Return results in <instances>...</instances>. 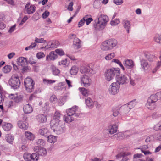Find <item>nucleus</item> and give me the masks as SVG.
<instances>
[{
    "label": "nucleus",
    "instance_id": "43",
    "mask_svg": "<svg viewBox=\"0 0 161 161\" xmlns=\"http://www.w3.org/2000/svg\"><path fill=\"white\" fill-rule=\"evenodd\" d=\"M120 109L118 107L114 108L113 109V115L114 117H116L118 114Z\"/></svg>",
    "mask_w": 161,
    "mask_h": 161
},
{
    "label": "nucleus",
    "instance_id": "50",
    "mask_svg": "<svg viewBox=\"0 0 161 161\" xmlns=\"http://www.w3.org/2000/svg\"><path fill=\"white\" fill-rule=\"evenodd\" d=\"M69 64V62L67 61V59H65L64 60H62L58 62L59 65H64L65 66H67Z\"/></svg>",
    "mask_w": 161,
    "mask_h": 161
},
{
    "label": "nucleus",
    "instance_id": "34",
    "mask_svg": "<svg viewBox=\"0 0 161 161\" xmlns=\"http://www.w3.org/2000/svg\"><path fill=\"white\" fill-rule=\"evenodd\" d=\"M47 139L48 142L50 143L55 142L57 141V138L55 136L50 135L47 136Z\"/></svg>",
    "mask_w": 161,
    "mask_h": 161
},
{
    "label": "nucleus",
    "instance_id": "55",
    "mask_svg": "<svg viewBox=\"0 0 161 161\" xmlns=\"http://www.w3.org/2000/svg\"><path fill=\"white\" fill-rule=\"evenodd\" d=\"M36 143L39 146H44L45 144L44 141L42 139H38L36 141Z\"/></svg>",
    "mask_w": 161,
    "mask_h": 161
},
{
    "label": "nucleus",
    "instance_id": "32",
    "mask_svg": "<svg viewBox=\"0 0 161 161\" xmlns=\"http://www.w3.org/2000/svg\"><path fill=\"white\" fill-rule=\"evenodd\" d=\"M25 135L26 138L31 141L33 140L34 138V136L32 133L28 131L25 132Z\"/></svg>",
    "mask_w": 161,
    "mask_h": 161
},
{
    "label": "nucleus",
    "instance_id": "61",
    "mask_svg": "<svg viewBox=\"0 0 161 161\" xmlns=\"http://www.w3.org/2000/svg\"><path fill=\"white\" fill-rule=\"evenodd\" d=\"M160 117H161V114L157 112L153 113L152 115V118L153 119H156Z\"/></svg>",
    "mask_w": 161,
    "mask_h": 161
},
{
    "label": "nucleus",
    "instance_id": "38",
    "mask_svg": "<svg viewBox=\"0 0 161 161\" xmlns=\"http://www.w3.org/2000/svg\"><path fill=\"white\" fill-rule=\"evenodd\" d=\"M78 68L75 66H72L70 71V72L71 75H75L78 71Z\"/></svg>",
    "mask_w": 161,
    "mask_h": 161
},
{
    "label": "nucleus",
    "instance_id": "30",
    "mask_svg": "<svg viewBox=\"0 0 161 161\" xmlns=\"http://www.w3.org/2000/svg\"><path fill=\"white\" fill-rule=\"evenodd\" d=\"M146 106L147 108L150 110H153L156 108V105L155 103L154 102H149L147 101V103L146 104Z\"/></svg>",
    "mask_w": 161,
    "mask_h": 161
},
{
    "label": "nucleus",
    "instance_id": "13",
    "mask_svg": "<svg viewBox=\"0 0 161 161\" xmlns=\"http://www.w3.org/2000/svg\"><path fill=\"white\" fill-rule=\"evenodd\" d=\"M34 150L36 152V153L38 156L39 155L42 156H46L47 154L46 149L41 147H34Z\"/></svg>",
    "mask_w": 161,
    "mask_h": 161
},
{
    "label": "nucleus",
    "instance_id": "20",
    "mask_svg": "<svg viewBox=\"0 0 161 161\" xmlns=\"http://www.w3.org/2000/svg\"><path fill=\"white\" fill-rule=\"evenodd\" d=\"M122 24L124 28H125L128 33L129 32V29L130 28V22L128 20H124L122 21Z\"/></svg>",
    "mask_w": 161,
    "mask_h": 161
},
{
    "label": "nucleus",
    "instance_id": "51",
    "mask_svg": "<svg viewBox=\"0 0 161 161\" xmlns=\"http://www.w3.org/2000/svg\"><path fill=\"white\" fill-rule=\"evenodd\" d=\"M155 41L157 42L160 44V40H161V35L158 34L156 35L154 37Z\"/></svg>",
    "mask_w": 161,
    "mask_h": 161
},
{
    "label": "nucleus",
    "instance_id": "63",
    "mask_svg": "<svg viewBox=\"0 0 161 161\" xmlns=\"http://www.w3.org/2000/svg\"><path fill=\"white\" fill-rule=\"evenodd\" d=\"M154 129L155 130H157L161 129V121L155 125Z\"/></svg>",
    "mask_w": 161,
    "mask_h": 161
},
{
    "label": "nucleus",
    "instance_id": "64",
    "mask_svg": "<svg viewBox=\"0 0 161 161\" xmlns=\"http://www.w3.org/2000/svg\"><path fill=\"white\" fill-rule=\"evenodd\" d=\"M100 3L98 1H95L94 3L93 7L96 8H98L100 7Z\"/></svg>",
    "mask_w": 161,
    "mask_h": 161
},
{
    "label": "nucleus",
    "instance_id": "37",
    "mask_svg": "<svg viewBox=\"0 0 161 161\" xmlns=\"http://www.w3.org/2000/svg\"><path fill=\"white\" fill-rule=\"evenodd\" d=\"M79 89L81 93L83 96L85 97L88 96L89 91L87 89L84 87H80Z\"/></svg>",
    "mask_w": 161,
    "mask_h": 161
},
{
    "label": "nucleus",
    "instance_id": "45",
    "mask_svg": "<svg viewBox=\"0 0 161 161\" xmlns=\"http://www.w3.org/2000/svg\"><path fill=\"white\" fill-rule=\"evenodd\" d=\"M112 62H114L117 63V64H118L120 66V67L123 70H125V68L123 65L122 64L121 62L119 61V60L118 59H113Z\"/></svg>",
    "mask_w": 161,
    "mask_h": 161
},
{
    "label": "nucleus",
    "instance_id": "23",
    "mask_svg": "<svg viewBox=\"0 0 161 161\" xmlns=\"http://www.w3.org/2000/svg\"><path fill=\"white\" fill-rule=\"evenodd\" d=\"M85 102L86 105L90 108H92L94 106V103L90 97L85 99Z\"/></svg>",
    "mask_w": 161,
    "mask_h": 161
},
{
    "label": "nucleus",
    "instance_id": "56",
    "mask_svg": "<svg viewBox=\"0 0 161 161\" xmlns=\"http://www.w3.org/2000/svg\"><path fill=\"white\" fill-rule=\"evenodd\" d=\"M45 55L44 53L42 52H40L37 53L36 54V57L38 59H40L45 57Z\"/></svg>",
    "mask_w": 161,
    "mask_h": 161
},
{
    "label": "nucleus",
    "instance_id": "12",
    "mask_svg": "<svg viewBox=\"0 0 161 161\" xmlns=\"http://www.w3.org/2000/svg\"><path fill=\"white\" fill-rule=\"evenodd\" d=\"M136 104L137 103L134 100L129 102L127 105H125L124 107V109L125 111V114L128 113L130 110L133 108Z\"/></svg>",
    "mask_w": 161,
    "mask_h": 161
},
{
    "label": "nucleus",
    "instance_id": "24",
    "mask_svg": "<svg viewBox=\"0 0 161 161\" xmlns=\"http://www.w3.org/2000/svg\"><path fill=\"white\" fill-rule=\"evenodd\" d=\"M73 46L76 49H78L80 47V40L78 38H75L74 39Z\"/></svg>",
    "mask_w": 161,
    "mask_h": 161
},
{
    "label": "nucleus",
    "instance_id": "19",
    "mask_svg": "<svg viewBox=\"0 0 161 161\" xmlns=\"http://www.w3.org/2000/svg\"><path fill=\"white\" fill-rule=\"evenodd\" d=\"M2 126L3 129L6 131L10 130L13 127L11 124L4 122L2 124Z\"/></svg>",
    "mask_w": 161,
    "mask_h": 161
},
{
    "label": "nucleus",
    "instance_id": "46",
    "mask_svg": "<svg viewBox=\"0 0 161 161\" xmlns=\"http://www.w3.org/2000/svg\"><path fill=\"white\" fill-rule=\"evenodd\" d=\"M115 56L114 53H112L108 54L105 57V59L106 60H109L113 58Z\"/></svg>",
    "mask_w": 161,
    "mask_h": 161
},
{
    "label": "nucleus",
    "instance_id": "16",
    "mask_svg": "<svg viewBox=\"0 0 161 161\" xmlns=\"http://www.w3.org/2000/svg\"><path fill=\"white\" fill-rule=\"evenodd\" d=\"M29 3L25 5V9L26 10L27 13L29 14H33L36 10V7L34 5L30 6Z\"/></svg>",
    "mask_w": 161,
    "mask_h": 161
},
{
    "label": "nucleus",
    "instance_id": "41",
    "mask_svg": "<svg viewBox=\"0 0 161 161\" xmlns=\"http://www.w3.org/2000/svg\"><path fill=\"white\" fill-rule=\"evenodd\" d=\"M15 97L14 101L16 103L21 102L23 100V95H22L16 94Z\"/></svg>",
    "mask_w": 161,
    "mask_h": 161
},
{
    "label": "nucleus",
    "instance_id": "44",
    "mask_svg": "<svg viewBox=\"0 0 161 161\" xmlns=\"http://www.w3.org/2000/svg\"><path fill=\"white\" fill-rule=\"evenodd\" d=\"M50 101L53 103H55L57 102L58 99L56 96L55 95H53L51 96L50 98Z\"/></svg>",
    "mask_w": 161,
    "mask_h": 161
},
{
    "label": "nucleus",
    "instance_id": "7",
    "mask_svg": "<svg viewBox=\"0 0 161 161\" xmlns=\"http://www.w3.org/2000/svg\"><path fill=\"white\" fill-rule=\"evenodd\" d=\"M66 112L67 115H71L75 117H78L80 115V113L78 110V107L76 106L67 109Z\"/></svg>",
    "mask_w": 161,
    "mask_h": 161
},
{
    "label": "nucleus",
    "instance_id": "57",
    "mask_svg": "<svg viewBox=\"0 0 161 161\" xmlns=\"http://www.w3.org/2000/svg\"><path fill=\"white\" fill-rule=\"evenodd\" d=\"M86 18V16L84 17L78 23V27H79L82 26L84 25L85 22V19Z\"/></svg>",
    "mask_w": 161,
    "mask_h": 161
},
{
    "label": "nucleus",
    "instance_id": "8",
    "mask_svg": "<svg viewBox=\"0 0 161 161\" xmlns=\"http://www.w3.org/2000/svg\"><path fill=\"white\" fill-rule=\"evenodd\" d=\"M116 82L120 85L127 84L129 82V79L126 75H118L116 78Z\"/></svg>",
    "mask_w": 161,
    "mask_h": 161
},
{
    "label": "nucleus",
    "instance_id": "10",
    "mask_svg": "<svg viewBox=\"0 0 161 161\" xmlns=\"http://www.w3.org/2000/svg\"><path fill=\"white\" fill-rule=\"evenodd\" d=\"M80 71L82 73H87L90 75H92L95 73V71L91 68L90 66H83L81 67Z\"/></svg>",
    "mask_w": 161,
    "mask_h": 161
},
{
    "label": "nucleus",
    "instance_id": "26",
    "mask_svg": "<svg viewBox=\"0 0 161 161\" xmlns=\"http://www.w3.org/2000/svg\"><path fill=\"white\" fill-rule=\"evenodd\" d=\"M23 110L25 114L31 113L33 111L31 106L29 104H27L24 106Z\"/></svg>",
    "mask_w": 161,
    "mask_h": 161
},
{
    "label": "nucleus",
    "instance_id": "52",
    "mask_svg": "<svg viewBox=\"0 0 161 161\" xmlns=\"http://www.w3.org/2000/svg\"><path fill=\"white\" fill-rule=\"evenodd\" d=\"M120 22L119 19H116L114 20L111 21L110 24L112 26H115L118 24Z\"/></svg>",
    "mask_w": 161,
    "mask_h": 161
},
{
    "label": "nucleus",
    "instance_id": "54",
    "mask_svg": "<svg viewBox=\"0 0 161 161\" xmlns=\"http://www.w3.org/2000/svg\"><path fill=\"white\" fill-rule=\"evenodd\" d=\"M36 44L35 43H32L30 45L26 47L25 48V50L26 51L31 50L33 48H34L36 47Z\"/></svg>",
    "mask_w": 161,
    "mask_h": 161
},
{
    "label": "nucleus",
    "instance_id": "3",
    "mask_svg": "<svg viewBox=\"0 0 161 161\" xmlns=\"http://www.w3.org/2000/svg\"><path fill=\"white\" fill-rule=\"evenodd\" d=\"M117 43V41L116 39H110L103 42L101 46V48L103 51L111 50L115 47Z\"/></svg>",
    "mask_w": 161,
    "mask_h": 161
},
{
    "label": "nucleus",
    "instance_id": "18",
    "mask_svg": "<svg viewBox=\"0 0 161 161\" xmlns=\"http://www.w3.org/2000/svg\"><path fill=\"white\" fill-rule=\"evenodd\" d=\"M57 58V55L54 51L50 52L49 54L47 56L46 60L47 61L49 60H54Z\"/></svg>",
    "mask_w": 161,
    "mask_h": 161
},
{
    "label": "nucleus",
    "instance_id": "22",
    "mask_svg": "<svg viewBox=\"0 0 161 161\" xmlns=\"http://www.w3.org/2000/svg\"><path fill=\"white\" fill-rule=\"evenodd\" d=\"M39 133L41 135L47 137L49 134V132L47 128L40 129L38 131Z\"/></svg>",
    "mask_w": 161,
    "mask_h": 161
},
{
    "label": "nucleus",
    "instance_id": "39",
    "mask_svg": "<svg viewBox=\"0 0 161 161\" xmlns=\"http://www.w3.org/2000/svg\"><path fill=\"white\" fill-rule=\"evenodd\" d=\"M50 47L53 48H56L59 45V42L57 40L51 42H49V45H50Z\"/></svg>",
    "mask_w": 161,
    "mask_h": 161
},
{
    "label": "nucleus",
    "instance_id": "14",
    "mask_svg": "<svg viewBox=\"0 0 161 161\" xmlns=\"http://www.w3.org/2000/svg\"><path fill=\"white\" fill-rule=\"evenodd\" d=\"M124 66L129 69H133L135 66L133 61L131 59H126L123 62Z\"/></svg>",
    "mask_w": 161,
    "mask_h": 161
},
{
    "label": "nucleus",
    "instance_id": "31",
    "mask_svg": "<svg viewBox=\"0 0 161 161\" xmlns=\"http://www.w3.org/2000/svg\"><path fill=\"white\" fill-rule=\"evenodd\" d=\"M118 126L116 124H114L111 128L108 129V132L111 134H113L117 132Z\"/></svg>",
    "mask_w": 161,
    "mask_h": 161
},
{
    "label": "nucleus",
    "instance_id": "59",
    "mask_svg": "<svg viewBox=\"0 0 161 161\" xmlns=\"http://www.w3.org/2000/svg\"><path fill=\"white\" fill-rule=\"evenodd\" d=\"M29 63L31 64H34L36 63V60L32 57H30L28 60Z\"/></svg>",
    "mask_w": 161,
    "mask_h": 161
},
{
    "label": "nucleus",
    "instance_id": "48",
    "mask_svg": "<svg viewBox=\"0 0 161 161\" xmlns=\"http://www.w3.org/2000/svg\"><path fill=\"white\" fill-rule=\"evenodd\" d=\"M43 82L45 84H48L54 83L55 82V81L53 80L44 79L43 80Z\"/></svg>",
    "mask_w": 161,
    "mask_h": 161
},
{
    "label": "nucleus",
    "instance_id": "58",
    "mask_svg": "<svg viewBox=\"0 0 161 161\" xmlns=\"http://www.w3.org/2000/svg\"><path fill=\"white\" fill-rule=\"evenodd\" d=\"M30 156V153H25L23 155L24 160L26 161H30V159H29Z\"/></svg>",
    "mask_w": 161,
    "mask_h": 161
},
{
    "label": "nucleus",
    "instance_id": "40",
    "mask_svg": "<svg viewBox=\"0 0 161 161\" xmlns=\"http://www.w3.org/2000/svg\"><path fill=\"white\" fill-rule=\"evenodd\" d=\"M12 69V67L8 65L5 66L2 69V71L4 73H7L10 72Z\"/></svg>",
    "mask_w": 161,
    "mask_h": 161
},
{
    "label": "nucleus",
    "instance_id": "1",
    "mask_svg": "<svg viewBox=\"0 0 161 161\" xmlns=\"http://www.w3.org/2000/svg\"><path fill=\"white\" fill-rule=\"evenodd\" d=\"M51 125V129L57 134H61L65 130V124L63 121L56 122L52 120Z\"/></svg>",
    "mask_w": 161,
    "mask_h": 161
},
{
    "label": "nucleus",
    "instance_id": "35",
    "mask_svg": "<svg viewBox=\"0 0 161 161\" xmlns=\"http://www.w3.org/2000/svg\"><path fill=\"white\" fill-rule=\"evenodd\" d=\"M30 161H37L38 160V156L36 153H33L32 154L30 153Z\"/></svg>",
    "mask_w": 161,
    "mask_h": 161
},
{
    "label": "nucleus",
    "instance_id": "4",
    "mask_svg": "<svg viewBox=\"0 0 161 161\" xmlns=\"http://www.w3.org/2000/svg\"><path fill=\"white\" fill-rule=\"evenodd\" d=\"M108 17L106 15H101L98 18V22L94 25L97 30H102L104 28L107 22L108 21Z\"/></svg>",
    "mask_w": 161,
    "mask_h": 161
},
{
    "label": "nucleus",
    "instance_id": "27",
    "mask_svg": "<svg viewBox=\"0 0 161 161\" xmlns=\"http://www.w3.org/2000/svg\"><path fill=\"white\" fill-rule=\"evenodd\" d=\"M37 119L40 123L45 122L47 121L46 116L42 114H39L37 116Z\"/></svg>",
    "mask_w": 161,
    "mask_h": 161
},
{
    "label": "nucleus",
    "instance_id": "42",
    "mask_svg": "<svg viewBox=\"0 0 161 161\" xmlns=\"http://www.w3.org/2000/svg\"><path fill=\"white\" fill-rule=\"evenodd\" d=\"M51 68L52 73L54 75H58L59 74H60V70L54 65H52Z\"/></svg>",
    "mask_w": 161,
    "mask_h": 161
},
{
    "label": "nucleus",
    "instance_id": "9",
    "mask_svg": "<svg viewBox=\"0 0 161 161\" xmlns=\"http://www.w3.org/2000/svg\"><path fill=\"white\" fill-rule=\"evenodd\" d=\"M119 85L116 82H114L110 85L111 87L109 89V92L110 94L114 95L119 92Z\"/></svg>",
    "mask_w": 161,
    "mask_h": 161
},
{
    "label": "nucleus",
    "instance_id": "21",
    "mask_svg": "<svg viewBox=\"0 0 161 161\" xmlns=\"http://www.w3.org/2000/svg\"><path fill=\"white\" fill-rule=\"evenodd\" d=\"M18 62V64L21 66H23L24 65H27L28 61L27 59L24 57H19L17 59Z\"/></svg>",
    "mask_w": 161,
    "mask_h": 161
},
{
    "label": "nucleus",
    "instance_id": "62",
    "mask_svg": "<svg viewBox=\"0 0 161 161\" xmlns=\"http://www.w3.org/2000/svg\"><path fill=\"white\" fill-rule=\"evenodd\" d=\"M88 15H86V18H85V21H86V23L87 25H88L91 21L93 20V19L92 18H87V16Z\"/></svg>",
    "mask_w": 161,
    "mask_h": 161
},
{
    "label": "nucleus",
    "instance_id": "25",
    "mask_svg": "<svg viewBox=\"0 0 161 161\" xmlns=\"http://www.w3.org/2000/svg\"><path fill=\"white\" fill-rule=\"evenodd\" d=\"M63 116V115L58 111H57L55 113L53 120H54L56 122L62 121L60 120V119Z\"/></svg>",
    "mask_w": 161,
    "mask_h": 161
},
{
    "label": "nucleus",
    "instance_id": "2",
    "mask_svg": "<svg viewBox=\"0 0 161 161\" xmlns=\"http://www.w3.org/2000/svg\"><path fill=\"white\" fill-rule=\"evenodd\" d=\"M120 73V70L114 68H109L106 70L104 73V76L107 81H110Z\"/></svg>",
    "mask_w": 161,
    "mask_h": 161
},
{
    "label": "nucleus",
    "instance_id": "28",
    "mask_svg": "<svg viewBox=\"0 0 161 161\" xmlns=\"http://www.w3.org/2000/svg\"><path fill=\"white\" fill-rule=\"evenodd\" d=\"M144 56L150 62H152L155 59V56L152 54H150L148 52H145L144 53Z\"/></svg>",
    "mask_w": 161,
    "mask_h": 161
},
{
    "label": "nucleus",
    "instance_id": "53",
    "mask_svg": "<svg viewBox=\"0 0 161 161\" xmlns=\"http://www.w3.org/2000/svg\"><path fill=\"white\" fill-rule=\"evenodd\" d=\"M39 14L38 13H35L32 17V19L34 21H36L39 19Z\"/></svg>",
    "mask_w": 161,
    "mask_h": 161
},
{
    "label": "nucleus",
    "instance_id": "11",
    "mask_svg": "<svg viewBox=\"0 0 161 161\" xmlns=\"http://www.w3.org/2000/svg\"><path fill=\"white\" fill-rule=\"evenodd\" d=\"M80 80L81 83H83L84 86L87 87L89 86L91 84V79L88 76L86 75L81 76Z\"/></svg>",
    "mask_w": 161,
    "mask_h": 161
},
{
    "label": "nucleus",
    "instance_id": "49",
    "mask_svg": "<svg viewBox=\"0 0 161 161\" xmlns=\"http://www.w3.org/2000/svg\"><path fill=\"white\" fill-rule=\"evenodd\" d=\"M56 53L58 54L60 56H62L64 54V51L61 49H56L55 51Z\"/></svg>",
    "mask_w": 161,
    "mask_h": 161
},
{
    "label": "nucleus",
    "instance_id": "5",
    "mask_svg": "<svg viewBox=\"0 0 161 161\" xmlns=\"http://www.w3.org/2000/svg\"><path fill=\"white\" fill-rule=\"evenodd\" d=\"M8 83L12 88L14 89L19 88L20 84L19 77L16 75H12L9 79Z\"/></svg>",
    "mask_w": 161,
    "mask_h": 161
},
{
    "label": "nucleus",
    "instance_id": "36",
    "mask_svg": "<svg viewBox=\"0 0 161 161\" xmlns=\"http://www.w3.org/2000/svg\"><path fill=\"white\" fill-rule=\"evenodd\" d=\"M17 125L19 128L24 130H26L28 128L27 125L21 121H19Z\"/></svg>",
    "mask_w": 161,
    "mask_h": 161
},
{
    "label": "nucleus",
    "instance_id": "47",
    "mask_svg": "<svg viewBox=\"0 0 161 161\" xmlns=\"http://www.w3.org/2000/svg\"><path fill=\"white\" fill-rule=\"evenodd\" d=\"M160 61H158L157 64V66L154 69L153 72H156L158 69L161 67V56L159 57Z\"/></svg>",
    "mask_w": 161,
    "mask_h": 161
},
{
    "label": "nucleus",
    "instance_id": "15",
    "mask_svg": "<svg viewBox=\"0 0 161 161\" xmlns=\"http://www.w3.org/2000/svg\"><path fill=\"white\" fill-rule=\"evenodd\" d=\"M158 97H160L159 98H161V92H158L155 95H151L148 99L147 101L149 102L155 103L158 100Z\"/></svg>",
    "mask_w": 161,
    "mask_h": 161
},
{
    "label": "nucleus",
    "instance_id": "6",
    "mask_svg": "<svg viewBox=\"0 0 161 161\" xmlns=\"http://www.w3.org/2000/svg\"><path fill=\"white\" fill-rule=\"evenodd\" d=\"M24 86L27 91L29 92H31L34 89L35 84L34 81L31 78L28 77L25 79Z\"/></svg>",
    "mask_w": 161,
    "mask_h": 161
},
{
    "label": "nucleus",
    "instance_id": "33",
    "mask_svg": "<svg viewBox=\"0 0 161 161\" xmlns=\"http://www.w3.org/2000/svg\"><path fill=\"white\" fill-rule=\"evenodd\" d=\"M6 139L7 141L11 144L13 143L14 140V137L11 134H8L6 136Z\"/></svg>",
    "mask_w": 161,
    "mask_h": 161
},
{
    "label": "nucleus",
    "instance_id": "60",
    "mask_svg": "<svg viewBox=\"0 0 161 161\" xmlns=\"http://www.w3.org/2000/svg\"><path fill=\"white\" fill-rule=\"evenodd\" d=\"M46 42V41L44 40V38H41L40 39L36 37V38L35 42L37 43H42L45 42Z\"/></svg>",
    "mask_w": 161,
    "mask_h": 161
},
{
    "label": "nucleus",
    "instance_id": "17",
    "mask_svg": "<svg viewBox=\"0 0 161 161\" xmlns=\"http://www.w3.org/2000/svg\"><path fill=\"white\" fill-rule=\"evenodd\" d=\"M140 62L141 68L145 71L147 70L149 67V65L146 60L142 59H140Z\"/></svg>",
    "mask_w": 161,
    "mask_h": 161
},
{
    "label": "nucleus",
    "instance_id": "29",
    "mask_svg": "<svg viewBox=\"0 0 161 161\" xmlns=\"http://www.w3.org/2000/svg\"><path fill=\"white\" fill-rule=\"evenodd\" d=\"M73 116L67 115H64V120L67 123H70L74 120V118Z\"/></svg>",
    "mask_w": 161,
    "mask_h": 161
}]
</instances>
